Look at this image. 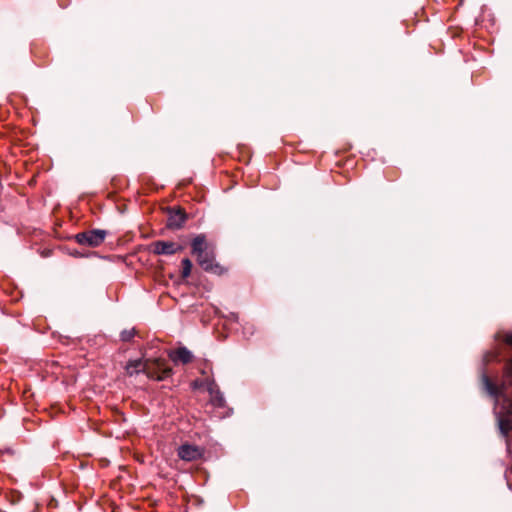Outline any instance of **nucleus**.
<instances>
[{
  "mask_svg": "<svg viewBox=\"0 0 512 512\" xmlns=\"http://www.w3.org/2000/svg\"><path fill=\"white\" fill-rule=\"evenodd\" d=\"M504 342L512 346V333H506L503 338Z\"/></svg>",
  "mask_w": 512,
  "mask_h": 512,
  "instance_id": "obj_16",
  "label": "nucleus"
},
{
  "mask_svg": "<svg viewBox=\"0 0 512 512\" xmlns=\"http://www.w3.org/2000/svg\"><path fill=\"white\" fill-rule=\"evenodd\" d=\"M135 333V329L123 330L120 335L121 340L124 342H128L135 336Z\"/></svg>",
  "mask_w": 512,
  "mask_h": 512,
  "instance_id": "obj_14",
  "label": "nucleus"
},
{
  "mask_svg": "<svg viewBox=\"0 0 512 512\" xmlns=\"http://www.w3.org/2000/svg\"><path fill=\"white\" fill-rule=\"evenodd\" d=\"M125 370L129 376L143 372V360L137 359L128 361L125 366Z\"/></svg>",
  "mask_w": 512,
  "mask_h": 512,
  "instance_id": "obj_12",
  "label": "nucleus"
},
{
  "mask_svg": "<svg viewBox=\"0 0 512 512\" xmlns=\"http://www.w3.org/2000/svg\"><path fill=\"white\" fill-rule=\"evenodd\" d=\"M181 265H182V271H181V277L183 279H186L190 276L191 274V270H192V262L189 258H184L182 261H181Z\"/></svg>",
  "mask_w": 512,
  "mask_h": 512,
  "instance_id": "obj_13",
  "label": "nucleus"
},
{
  "mask_svg": "<svg viewBox=\"0 0 512 512\" xmlns=\"http://www.w3.org/2000/svg\"><path fill=\"white\" fill-rule=\"evenodd\" d=\"M169 357L175 364H188L193 360V354L186 347H179L171 351Z\"/></svg>",
  "mask_w": 512,
  "mask_h": 512,
  "instance_id": "obj_10",
  "label": "nucleus"
},
{
  "mask_svg": "<svg viewBox=\"0 0 512 512\" xmlns=\"http://www.w3.org/2000/svg\"><path fill=\"white\" fill-rule=\"evenodd\" d=\"M499 356L500 353L496 350L486 352L483 355V366H486L492 361H497ZM481 384L485 392L494 399L495 405L502 399L503 404L512 408V399L506 394V390L512 387V357L504 366L502 381L500 383L494 382L487 374L485 367H483L481 371Z\"/></svg>",
  "mask_w": 512,
  "mask_h": 512,
  "instance_id": "obj_1",
  "label": "nucleus"
},
{
  "mask_svg": "<svg viewBox=\"0 0 512 512\" xmlns=\"http://www.w3.org/2000/svg\"><path fill=\"white\" fill-rule=\"evenodd\" d=\"M203 454L204 450L201 447L188 443L182 444L177 449L178 457L186 462L199 460L202 458Z\"/></svg>",
  "mask_w": 512,
  "mask_h": 512,
  "instance_id": "obj_6",
  "label": "nucleus"
},
{
  "mask_svg": "<svg viewBox=\"0 0 512 512\" xmlns=\"http://www.w3.org/2000/svg\"><path fill=\"white\" fill-rule=\"evenodd\" d=\"M143 373L150 379L162 381L172 374V369L164 359H146L143 361Z\"/></svg>",
  "mask_w": 512,
  "mask_h": 512,
  "instance_id": "obj_2",
  "label": "nucleus"
},
{
  "mask_svg": "<svg viewBox=\"0 0 512 512\" xmlns=\"http://www.w3.org/2000/svg\"><path fill=\"white\" fill-rule=\"evenodd\" d=\"M187 220V214L182 208H171L169 209V215L167 219V226L170 229L181 228Z\"/></svg>",
  "mask_w": 512,
  "mask_h": 512,
  "instance_id": "obj_9",
  "label": "nucleus"
},
{
  "mask_svg": "<svg viewBox=\"0 0 512 512\" xmlns=\"http://www.w3.org/2000/svg\"><path fill=\"white\" fill-rule=\"evenodd\" d=\"M507 484L512 488V466L506 472Z\"/></svg>",
  "mask_w": 512,
  "mask_h": 512,
  "instance_id": "obj_15",
  "label": "nucleus"
},
{
  "mask_svg": "<svg viewBox=\"0 0 512 512\" xmlns=\"http://www.w3.org/2000/svg\"><path fill=\"white\" fill-rule=\"evenodd\" d=\"M106 236L107 232L105 230L93 229L76 234L75 240L80 245L98 247L104 242Z\"/></svg>",
  "mask_w": 512,
  "mask_h": 512,
  "instance_id": "obj_4",
  "label": "nucleus"
},
{
  "mask_svg": "<svg viewBox=\"0 0 512 512\" xmlns=\"http://www.w3.org/2000/svg\"><path fill=\"white\" fill-rule=\"evenodd\" d=\"M214 246L209 244L206 240V236L204 234L197 235L191 242V250L192 254L199 255L204 251H208Z\"/></svg>",
  "mask_w": 512,
  "mask_h": 512,
  "instance_id": "obj_11",
  "label": "nucleus"
},
{
  "mask_svg": "<svg viewBox=\"0 0 512 512\" xmlns=\"http://www.w3.org/2000/svg\"><path fill=\"white\" fill-rule=\"evenodd\" d=\"M500 431L507 435L512 431V408L503 404L501 410L497 413Z\"/></svg>",
  "mask_w": 512,
  "mask_h": 512,
  "instance_id": "obj_8",
  "label": "nucleus"
},
{
  "mask_svg": "<svg viewBox=\"0 0 512 512\" xmlns=\"http://www.w3.org/2000/svg\"><path fill=\"white\" fill-rule=\"evenodd\" d=\"M198 264L206 272H210L217 275H223L227 269L215 261V248H211L208 251L196 256Z\"/></svg>",
  "mask_w": 512,
  "mask_h": 512,
  "instance_id": "obj_3",
  "label": "nucleus"
},
{
  "mask_svg": "<svg viewBox=\"0 0 512 512\" xmlns=\"http://www.w3.org/2000/svg\"><path fill=\"white\" fill-rule=\"evenodd\" d=\"M205 381L204 380H196L193 382V387L194 388H204L205 389V384H202L203 382Z\"/></svg>",
  "mask_w": 512,
  "mask_h": 512,
  "instance_id": "obj_17",
  "label": "nucleus"
},
{
  "mask_svg": "<svg viewBox=\"0 0 512 512\" xmlns=\"http://www.w3.org/2000/svg\"><path fill=\"white\" fill-rule=\"evenodd\" d=\"M507 446H508V451H511V444H510V443H508V445H507Z\"/></svg>",
  "mask_w": 512,
  "mask_h": 512,
  "instance_id": "obj_18",
  "label": "nucleus"
},
{
  "mask_svg": "<svg viewBox=\"0 0 512 512\" xmlns=\"http://www.w3.org/2000/svg\"><path fill=\"white\" fill-rule=\"evenodd\" d=\"M150 247L156 255H173L182 250V246L178 243L162 240L151 243Z\"/></svg>",
  "mask_w": 512,
  "mask_h": 512,
  "instance_id": "obj_7",
  "label": "nucleus"
},
{
  "mask_svg": "<svg viewBox=\"0 0 512 512\" xmlns=\"http://www.w3.org/2000/svg\"><path fill=\"white\" fill-rule=\"evenodd\" d=\"M202 384L210 395V404L215 408H226L225 398L214 379L207 377Z\"/></svg>",
  "mask_w": 512,
  "mask_h": 512,
  "instance_id": "obj_5",
  "label": "nucleus"
}]
</instances>
